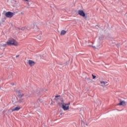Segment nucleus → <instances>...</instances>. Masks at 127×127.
Instances as JSON below:
<instances>
[{"label":"nucleus","mask_w":127,"mask_h":127,"mask_svg":"<svg viewBox=\"0 0 127 127\" xmlns=\"http://www.w3.org/2000/svg\"><path fill=\"white\" fill-rule=\"evenodd\" d=\"M55 100L57 102V104H59L60 107H61L64 111L69 110V105L70 103L68 102L67 104H65L64 103V99L63 98L61 97L60 95H56L55 96Z\"/></svg>","instance_id":"nucleus-1"},{"label":"nucleus","mask_w":127,"mask_h":127,"mask_svg":"<svg viewBox=\"0 0 127 127\" xmlns=\"http://www.w3.org/2000/svg\"><path fill=\"white\" fill-rule=\"evenodd\" d=\"M18 46V43L16 40L12 38H8L6 41V44H4L3 46L6 47V46Z\"/></svg>","instance_id":"nucleus-2"},{"label":"nucleus","mask_w":127,"mask_h":127,"mask_svg":"<svg viewBox=\"0 0 127 127\" xmlns=\"http://www.w3.org/2000/svg\"><path fill=\"white\" fill-rule=\"evenodd\" d=\"M5 16L6 17H8V18H11L14 15H15V12H12L10 11L6 12L5 14Z\"/></svg>","instance_id":"nucleus-3"},{"label":"nucleus","mask_w":127,"mask_h":127,"mask_svg":"<svg viewBox=\"0 0 127 127\" xmlns=\"http://www.w3.org/2000/svg\"><path fill=\"white\" fill-rule=\"evenodd\" d=\"M16 94H18V97L19 98H22L24 96V93H22V90H17L16 91Z\"/></svg>","instance_id":"nucleus-4"},{"label":"nucleus","mask_w":127,"mask_h":127,"mask_svg":"<svg viewBox=\"0 0 127 127\" xmlns=\"http://www.w3.org/2000/svg\"><path fill=\"white\" fill-rule=\"evenodd\" d=\"M118 106H123V107H126L127 106V102L122 99L120 100V103L118 104Z\"/></svg>","instance_id":"nucleus-5"},{"label":"nucleus","mask_w":127,"mask_h":127,"mask_svg":"<svg viewBox=\"0 0 127 127\" xmlns=\"http://www.w3.org/2000/svg\"><path fill=\"white\" fill-rule=\"evenodd\" d=\"M33 95L35 96H39L40 95V89H36L33 92Z\"/></svg>","instance_id":"nucleus-6"},{"label":"nucleus","mask_w":127,"mask_h":127,"mask_svg":"<svg viewBox=\"0 0 127 127\" xmlns=\"http://www.w3.org/2000/svg\"><path fill=\"white\" fill-rule=\"evenodd\" d=\"M78 12L79 15H80L81 16H82L83 17H85L86 14H85V12H84V11L82 10H79Z\"/></svg>","instance_id":"nucleus-7"},{"label":"nucleus","mask_w":127,"mask_h":127,"mask_svg":"<svg viewBox=\"0 0 127 127\" xmlns=\"http://www.w3.org/2000/svg\"><path fill=\"white\" fill-rule=\"evenodd\" d=\"M100 86L102 87H106V86H108V82L104 81L103 80L100 81Z\"/></svg>","instance_id":"nucleus-8"},{"label":"nucleus","mask_w":127,"mask_h":127,"mask_svg":"<svg viewBox=\"0 0 127 127\" xmlns=\"http://www.w3.org/2000/svg\"><path fill=\"white\" fill-rule=\"evenodd\" d=\"M28 64L31 67H32V66H34V65H35V62H34L32 60H29L28 62Z\"/></svg>","instance_id":"nucleus-9"},{"label":"nucleus","mask_w":127,"mask_h":127,"mask_svg":"<svg viewBox=\"0 0 127 127\" xmlns=\"http://www.w3.org/2000/svg\"><path fill=\"white\" fill-rule=\"evenodd\" d=\"M11 112H14L15 111H19L20 110V107L19 106H17V107H13L12 109H11Z\"/></svg>","instance_id":"nucleus-10"},{"label":"nucleus","mask_w":127,"mask_h":127,"mask_svg":"<svg viewBox=\"0 0 127 127\" xmlns=\"http://www.w3.org/2000/svg\"><path fill=\"white\" fill-rule=\"evenodd\" d=\"M88 46L89 47H92L93 48H94V49H98V48L100 47V45L94 46V45H89Z\"/></svg>","instance_id":"nucleus-11"},{"label":"nucleus","mask_w":127,"mask_h":127,"mask_svg":"<svg viewBox=\"0 0 127 127\" xmlns=\"http://www.w3.org/2000/svg\"><path fill=\"white\" fill-rule=\"evenodd\" d=\"M41 102H42V100L41 99H38L37 102L38 103V105H35V107L36 108H38V107H39L40 105V103H41Z\"/></svg>","instance_id":"nucleus-12"},{"label":"nucleus","mask_w":127,"mask_h":127,"mask_svg":"<svg viewBox=\"0 0 127 127\" xmlns=\"http://www.w3.org/2000/svg\"><path fill=\"white\" fill-rule=\"evenodd\" d=\"M23 102H24V99L20 98L18 101V103H19V104H20L21 103H23Z\"/></svg>","instance_id":"nucleus-13"},{"label":"nucleus","mask_w":127,"mask_h":127,"mask_svg":"<svg viewBox=\"0 0 127 127\" xmlns=\"http://www.w3.org/2000/svg\"><path fill=\"white\" fill-rule=\"evenodd\" d=\"M66 31L65 30H62L61 32V35H65V34H66Z\"/></svg>","instance_id":"nucleus-14"},{"label":"nucleus","mask_w":127,"mask_h":127,"mask_svg":"<svg viewBox=\"0 0 127 127\" xmlns=\"http://www.w3.org/2000/svg\"><path fill=\"white\" fill-rule=\"evenodd\" d=\"M88 124L87 123H84V127H88Z\"/></svg>","instance_id":"nucleus-15"},{"label":"nucleus","mask_w":127,"mask_h":127,"mask_svg":"<svg viewBox=\"0 0 127 127\" xmlns=\"http://www.w3.org/2000/svg\"><path fill=\"white\" fill-rule=\"evenodd\" d=\"M92 76L93 77V79H95V78H96V76L95 75H94V74H92Z\"/></svg>","instance_id":"nucleus-16"},{"label":"nucleus","mask_w":127,"mask_h":127,"mask_svg":"<svg viewBox=\"0 0 127 127\" xmlns=\"http://www.w3.org/2000/svg\"><path fill=\"white\" fill-rule=\"evenodd\" d=\"M35 27V25L34 24H33V26L32 27V28H34Z\"/></svg>","instance_id":"nucleus-17"},{"label":"nucleus","mask_w":127,"mask_h":127,"mask_svg":"<svg viewBox=\"0 0 127 127\" xmlns=\"http://www.w3.org/2000/svg\"><path fill=\"white\" fill-rule=\"evenodd\" d=\"M18 57H19V55H17V56H16V58H18Z\"/></svg>","instance_id":"nucleus-18"},{"label":"nucleus","mask_w":127,"mask_h":127,"mask_svg":"<svg viewBox=\"0 0 127 127\" xmlns=\"http://www.w3.org/2000/svg\"><path fill=\"white\" fill-rule=\"evenodd\" d=\"M38 103L37 102H36V104L35 105V106H38Z\"/></svg>","instance_id":"nucleus-19"},{"label":"nucleus","mask_w":127,"mask_h":127,"mask_svg":"<svg viewBox=\"0 0 127 127\" xmlns=\"http://www.w3.org/2000/svg\"><path fill=\"white\" fill-rule=\"evenodd\" d=\"M21 15H23V14H24L23 12H21Z\"/></svg>","instance_id":"nucleus-20"},{"label":"nucleus","mask_w":127,"mask_h":127,"mask_svg":"<svg viewBox=\"0 0 127 127\" xmlns=\"http://www.w3.org/2000/svg\"><path fill=\"white\" fill-rule=\"evenodd\" d=\"M21 30H24V28H21Z\"/></svg>","instance_id":"nucleus-21"},{"label":"nucleus","mask_w":127,"mask_h":127,"mask_svg":"<svg viewBox=\"0 0 127 127\" xmlns=\"http://www.w3.org/2000/svg\"><path fill=\"white\" fill-rule=\"evenodd\" d=\"M25 1H28V0H24Z\"/></svg>","instance_id":"nucleus-22"},{"label":"nucleus","mask_w":127,"mask_h":127,"mask_svg":"<svg viewBox=\"0 0 127 127\" xmlns=\"http://www.w3.org/2000/svg\"><path fill=\"white\" fill-rule=\"evenodd\" d=\"M28 97L30 98V97H31V95H29Z\"/></svg>","instance_id":"nucleus-23"},{"label":"nucleus","mask_w":127,"mask_h":127,"mask_svg":"<svg viewBox=\"0 0 127 127\" xmlns=\"http://www.w3.org/2000/svg\"><path fill=\"white\" fill-rule=\"evenodd\" d=\"M61 116H62V113H60Z\"/></svg>","instance_id":"nucleus-24"},{"label":"nucleus","mask_w":127,"mask_h":127,"mask_svg":"<svg viewBox=\"0 0 127 127\" xmlns=\"http://www.w3.org/2000/svg\"><path fill=\"white\" fill-rule=\"evenodd\" d=\"M88 80H90V78H88Z\"/></svg>","instance_id":"nucleus-25"},{"label":"nucleus","mask_w":127,"mask_h":127,"mask_svg":"<svg viewBox=\"0 0 127 127\" xmlns=\"http://www.w3.org/2000/svg\"><path fill=\"white\" fill-rule=\"evenodd\" d=\"M27 4H29V3H28H28H27Z\"/></svg>","instance_id":"nucleus-26"},{"label":"nucleus","mask_w":127,"mask_h":127,"mask_svg":"<svg viewBox=\"0 0 127 127\" xmlns=\"http://www.w3.org/2000/svg\"><path fill=\"white\" fill-rule=\"evenodd\" d=\"M39 37V36H38V38Z\"/></svg>","instance_id":"nucleus-27"}]
</instances>
